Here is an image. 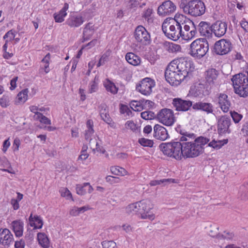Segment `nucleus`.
I'll list each match as a JSON object with an SVG mask.
<instances>
[{
  "instance_id": "1",
  "label": "nucleus",
  "mask_w": 248,
  "mask_h": 248,
  "mask_svg": "<svg viewBox=\"0 0 248 248\" xmlns=\"http://www.w3.org/2000/svg\"><path fill=\"white\" fill-rule=\"evenodd\" d=\"M194 68L193 62L188 58L181 57L174 60L166 69V80L171 85L178 86L182 81H187L190 79Z\"/></svg>"
},
{
  "instance_id": "2",
  "label": "nucleus",
  "mask_w": 248,
  "mask_h": 248,
  "mask_svg": "<svg viewBox=\"0 0 248 248\" xmlns=\"http://www.w3.org/2000/svg\"><path fill=\"white\" fill-rule=\"evenodd\" d=\"M182 140H185L183 143V156L184 157H195L199 155L203 152V146L209 141V139L200 136L194 139H187L182 137Z\"/></svg>"
},
{
  "instance_id": "3",
  "label": "nucleus",
  "mask_w": 248,
  "mask_h": 248,
  "mask_svg": "<svg viewBox=\"0 0 248 248\" xmlns=\"http://www.w3.org/2000/svg\"><path fill=\"white\" fill-rule=\"evenodd\" d=\"M153 208L154 204L151 200L147 199L128 205L126 208V211L128 214L140 215L142 219L153 220L155 218V215L150 211Z\"/></svg>"
},
{
  "instance_id": "4",
  "label": "nucleus",
  "mask_w": 248,
  "mask_h": 248,
  "mask_svg": "<svg viewBox=\"0 0 248 248\" xmlns=\"http://www.w3.org/2000/svg\"><path fill=\"white\" fill-rule=\"evenodd\" d=\"M174 22L177 26H180V29L182 30L183 27L185 31V36L183 37L184 40H190L194 37L197 33V29L194 22L186 16L181 14H176L174 18L171 19Z\"/></svg>"
},
{
  "instance_id": "5",
  "label": "nucleus",
  "mask_w": 248,
  "mask_h": 248,
  "mask_svg": "<svg viewBox=\"0 0 248 248\" xmlns=\"http://www.w3.org/2000/svg\"><path fill=\"white\" fill-rule=\"evenodd\" d=\"M183 143L178 139H175L171 142L161 143L159 148L165 155L180 160L183 156Z\"/></svg>"
},
{
  "instance_id": "6",
  "label": "nucleus",
  "mask_w": 248,
  "mask_h": 248,
  "mask_svg": "<svg viewBox=\"0 0 248 248\" xmlns=\"http://www.w3.org/2000/svg\"><path fill=\"white\" fill-rule=\"evenodd\" d=\"M179 7L186 14L195 17L203 15L206 9L204 2L201 0H181Z\"/></svg>"
},
{
  "instance_id": "7",
  "label": "nucleus",
  "mask_w": 248,
  "mask_h": 248,
  "mask_svg": "<svg viewBox=\"0 0 248 248\" xmlns=\"http://www.w3.org/2000/svg\"><path fill=\"white\" fill-rule=\"evenodd\" d=\"M189 53L193 57L201 59L209 50V44L205 38H199L194 41L190 45Z\"/></svg>"
},
{
  "instance_id": "8",
  "label": "nucleus",
  "mask_w": 248,
  "mask_h": 248,
  "mask_svg": "<svg viewBox=\"0 0 248 248\" xmlns=\"http://www.w3.org/2000/svg\"><path fill=\"white\" fill-rule=\"evenodd\" d=\"M167 22L164 21L162 26V29L165 35L169 38L173 40H178L180 37H185V32L180 29V26L172 22V24L169 23L167 26L165 25Z\"/></svg>"
},
{
  "instance_id": "9",
  "label": "nucleus",
  "mask_w": 248,
  "mask_h": 248,
  "mask_svg": "<svg viewBox=\"0 0 248 248\" xmlns=\"http://www.w3.org/2000/svg\"><path fill=\"white\" fill-rule=\"evenodd\" d=\"M156 117L159 122L166 126L172 125L175 121L173 110L167 108L161 109Z\"/></svg>"
},
{
  "instance_id": "10",
  "label": "nucleus",
  "mask_w": 248,
  "mask_h": 248,
  "mask_svg": "<svg viewBox=\"0 0 248 248\" xmlns=\"http://www.w3.org/2000/svg\"><path fill=\"white\" fill-rule=\"evenodd\" d=\"M155 85L153 79L149 78L142 79L136 85V90L144 95H150L152 92V88Z\"/></svg>"
},
{
  "instance_id": "11",
  "label": "nucleus",
  "mask_w": 248,
  "mask_h": 248,
  "mask_svg": "<svg viewBox=\"0 0 248 248\" xmlns=\"http://www.w3.org/2000/svg\"><path fill=\"white\" fill-rule=\"evenodd\" d=\"M232 48V44L228 39H222L217 41L214 46V51L217 55H223L228 54Z\"/></svg>"
},
{
  "instance_id": "12",
  "label": "nucleus",
  "mask_w": 248,
  "mask_h": 248,
  "mask_svg": "<svg viewBox=\"0 0 248 248\" xmlns=\"http://www.w3.org/2000/svg\"><path fill=\"white\" fill-rule=\"evenodd\" d=\"M231 124V120L229 116L224 115L220 117L217 120V132L219 135L231 133L230 126Z\"/></svg>"
},
{
  "instance_id": "13",
  "label": "nucleus",
  "mask_w": 248,
  "mask_h": 248,
  "mask_svg": "<svg viewBox=\"0 0 248 248\" xmlns=\"http://www.w3.org/2000/svg\"><path fill=\"white\" fill-rule=\"evenodd\" d=\"M134 36L139 42L146 44L150 42V35L146 29L142 26H138L135 29Z\"/></svg>"
},
{
  "instance_id": "14",
  "label": "nucleus",
  "mask_w": 248,
  "mask_h": 248,
  "mask_svg": "<svg viewBox=\"0 0 248 248\" xmlns=\"http://www.w3.org/2000/svg\"><path fill=\"white\" fill-rule=\"evenodd\" d=\"M176 8V6L171 1L166 0L158 7L157 13L160 16H166L174 13Z\"/></svg>"
},
{
  "instance_id": "15",
  "label": "nucleus",
  "mask_w": 248,
  "mask_h": 248,
  "mask_svg": "<svg viewBox=\"0 0 248 248\" xmlns=\"http://www.w3.org/2000/svg\"><path fill=\"white\" fill-rule=\"evenodd\" d=\"M172 104L177 111H186L189 110L193 104L191 101L175 98L173 99Z\"/></svg>"
},
{
  "instance_id": "16",
  "label": "nucleus",
  "mask_w": 248,
  "mask_h": 248,
  "mask_svg": "<svg viewBox=\"0 0 248 248\" xmlns=\"http://www.w3.org/2000/svg\"><path fill=\"white\" fill-rule=\"evenodd\" d=\"M193 109L196 111H201L207 114H214L215 108L214 105L209 102L199 101L193 104Z\"/></svg>"
},
{
  "instance_id": "17",
  "label": "nucleus",
  "mask_w": 248,
  "mask_h": 248,
  "mask_svg": "<svg viewBox=\"0 0 248 248\" xmlns=\"http://www.w3.org/2000/svg\"><path fill=\"white\" fill-rule=\"evenodd\" d=\"M212 33L217 37H221L226 32L227 23L220 20L217 21L211 25Z\"/></svg>"
},
{
  "instance_id": "18",
  "label": "nucleus",
  "mask_w": 248,
  "mask_h": 248,
  "mask_svg": "<svg viewBox=\"0 0 248 248\" xmlns=\"http://www.w3.org/2000/svg\"><path fill=\"white\" fill-rule=\"evenodd\" d=\"M153 136L156 139L162 141L166 140L170 137L168 130L158 124H155L154 127Z\"/></svg>"
},
{
  "instance_id": "19",
  "label": "nucleus",
  "mask_w": 248,
  "mask_h": 248,
  "mask_svg": "<svg viewBox=\"0 0 248 248\" xmlns=\"http://www.w3.org/2000/svg\"><path fill=\"white\" fill-rule=\"evenodd\" d=\"M84 22V18L82 16L73 14L69 15L65 24L71 28H76L80 26Z\"/></svg>"
},
{
  "instance_id": "20",
  "label": "nucleus",
  "mask_w": 248,
  "mask_h": 248,
  "mask_svg": "<svg viewBox=\"0 0 248 248\" xmlns=\"http://www.w3.org/2000/svg\"><path fill=\"white\" fill-rule=\"evenodd\" d=\"M97 28L92 22L85 25L82 33V42L89 40L94 34Z\"/></svg>"
},
{
  "instance_id": "21",
  "label": "nucleus",
  "mask_w": 248,
  "mask_h": 248,
  "mask_svg": "<svg viewBox=\"0 0 248 248\" xmlns=\"http://www.w3.org/2000/svg\"><path fill=\"white\" fill-rule=\"evenodd\" d=\"M219 72L214 68L208 69L205 73L206 84L211 86H214L216 83Z\"/></svg>"
},
{
  "instance_id": "22",
  "label": "nucleus",
  "mask_w": 248,
  "mask_h": 248,
  "mask_svg": "<svg viewBox=\"0 0 248 248\" xmlns=\"http://www.w3.org/2000/svg\"><path fill=\"white\" fill-rule=\"evenodd\" d=\"M189 93L194 97H202L208 94L205 85L203 84H198L193 87H191L189 90Z\"/></svg>"
},
{
  "instance_id": "23",
  "label": "nucleus",
  "mask_w": 248,
  "mask_h": 248,
  "mask_svg": "<svg viewBox=\"0 0 248 248\" xmlns=\"http://www.w3.org/2000/svg\"><path fill=\"white\" fill-rule=\"evenodd\" d=\"M13 235L8 229L0 230V244L4 246H9L13 241Z\"/></svg>"
},
{
  "instance_id": "24",
  "label": "nucleus",
  "mask_w": 248,
  "mask_h": 248,
  "mask_svg": "<svg viewBox=\"0 0 248 248\" xmlns=\"http://www.w3.org/2000/svg\"><path fill=\"white\" fill-rule=\"evenodd\" d=\"M247 80H248V76L243 73H239L232 77V81L234 89L240 88L241 86L246 83Z\"/></svg>"
},
{
  "instance_id": "25",
  "label": "nucleus",
  "mask_w": 248,
  "mask_h": 248,
  "mask_svg": "<svg viewBox=\"0 0 248 248\" xmlns=\"http://www.w3.org/2000/svg\"><path fill=\"white\" fill-rule=\"evenodd\" d=\"M99 114L102 120L108 124H111L112 119L108 113V108L105 103H102L98 106Z\"/></svg>"
},
{
  "instance_id": "26",
  "label": "nucleus",
  "mask_w": 248,
  "mask_h": 248,
  "mask_svg": "<svg viewBox=\"0 0 248 248\" xmlns=\"http://www.w3.org/2000/svg\"><path fill=\"white\" fill-rule=\"evenodd\" d=\"M211 25L210 23L205 21H201L198 26V31L202 36L210 37L212 34Z\"/></svg>"
},
{
  "instance_id": "27",
  "label": "nucleus",
  "mask_w": 248,
  "mask_h": 248,
  "mask_svg": "<svg viewBox=\"0 0 248 248\" xmlns=\"http://www.w3.org/2000/svg\"><path fill=\"white\" fill-rule=\"evenodd\" d=\"M218 99L219 106L221 110L224 112H227L229 110L231 105L227 95L224 93H220Z\"/></svg>"
},
{
  "instance_id": "28",
  "label": "nucleus",
  "mask_w": 248,
  "mask_h": 248,
  "mask_svg": "<svg viewBox=\"0 0 248 248\" xmlns=\"http://www.w3.org/2000/svg\"><path fill=\"white\" fill-rule=\"evenodd\" d=\"M68 4L65 3L62 8L58 13H55L53 14V17L56 22L62 23L64 20V17L67 15L66 11L68 9Z\"/></svg>"
},
{
  "instance_id": "29",
  "label": "nucleus",
  "mask_w": 248,
  "mask_h": 248,
  "mask_svg": "<svg viewBox=\"0 0 248 248\" xmlns=\"http://www.w3.org/2000/svg\"><path fill=\"white\" fill-rule=\"evenodd\" d=\"M13 230L16 237H20L23 235V222L21 220H15L12 222Z\"/></svg>"
},
{
  "instance_id": "30",
  "label": "nucleus",
  "mask_w": 248,
  "mask_h": 248,
  "mask_svg": "<svg viewBox=\"0 0 248 248\" xmlns=\"http://www.w3.org/2000/svg\"><path fill=\"white\" fill-rule=\"evenodd\" d=\"M29 219L30 225L33 227L34 229H41L42 228L43 221L40 216L36 215L32 217V214H31Z\"/></svg>"
},
{
  "instance_id": "31",
  "label": "nucleus",
  "mask_w": 248,
  "mask_h": 248,
  "mask_svg": "<svg viewBox=\"0 0 248 248\" xmlns=\"http://www.w3.org/2000/svg\"><path fill=\"white\" fill-rule=\"evenodd\" d=\"M176 131L181 135V136L179 137L177 139L178 140L184 142L185 140H182V137H185L187 139L188 138L194 139L196 137V135L193 133H189L184 129H183L181 125H178L175 128Z\"/></svg>"
},
{
  "instance_id": "32",
  "label": "nucleus",
  "mask_w": 248,
  "mask_h": 248,
  "mask_svg": "<svg viewBox=\"0 0 248 248\" xmlns=\"http://www.w3.org/2000/svg\"><path fill=\"white\" fill-rule=\"evenodd\" d=\"M125 59L129 64L134 66L139 65L141 62L140 58L132 52L127 53Z\"/></svg>"
},
{
  "instance_id": "33",
  "label": "nucleus",
  "mask_w": 248,
  "mask_h": 248,
  "mask_svg": "<svg viewBox=\"0 0 248 248\" xmlns=\"http://www.w3.org/2000/svg\"><path fill=\"white\" fill-rule=\"evenodd\" d=\"M93 190V188L89 183H85L83 185H77L76 187L77 193L80 195L85 194L87 191L91 193Z\"/></svg>"
},
{
  "instance_id": "34",
  "label": "nucleus",
  "mask_w": 248,
  "mask_h": 248,
  "mask_svg": "<svg viewBox=\"0 0 248 248\" xmlns=\"http://www.w3.org/2000/svg\"><path fill=\"white\" fill-rule=\"evenodd\" d=\"M103 84L106 90L111 93L115 94L118 93V87H117L113 82L108 78L106 79Z\"/></svg>"
},
{
  "instance_id": "35",
  "label": "nucleus",
  "mask_w": 248,
  "mask_h": 248,
  "mask_svg": "<svg viewBox=\"0 0 248 248\" xmlns=\"http://www.w3.org/2000/svg\"><path fill=\"white\" fill-rule=\"evenodd\" d=\"M37 239L39 244L43 248H48L49 246V241L45 233L39 232L37 234Z\"/></svg>"
},
{
  "instance_id": "36",
  "label": "nucleus",
  "mask_w": 248,
  "mask_h": 248,
  "mask_svg": "<svg viewBox=\"0 0 248 248\" xmlns=\"http://www.w3.org/2000/svg\"><path fill=\"white\" fill-rule=\"evenodd\" d=\"M165 49L169 53H175L181 51V47L179 45L166 42L164 44Z\"/></svg>"
},
{
  "instance_id": "37",
  "label": "nucleus",
  "mask_w": 248,
  "mask_h": 248,
  "mask_svg": "<svg viewBox=\"0 0 248 248\" xmlns=\"http://www.w3.org/2000/svg\"><path fill=\"white\" fill-rule=\"evenodd\" d=\"M28 89H25L20 92L17 95L16 103L23 104L28 99Z\"/></svg>"
},
{
  "instance_id": "38",
  "label": "nucleus",
  "mask_w": 248,
  "mask_h": 248,
  "mask_svg": "<svg viewBox=\"0 0 248 248\" xmlns=\"http://www.w3.org/2000/svg\"><path fill=\"white\" fill-rule=\"evenodd\" d=\"M235 93L238 94L240 96L246 97L248 96V80L246 83L242 85L241 88L234 89Z\"/></svg>"
},
{
  "instance_id": "39",
  "label": "nucleus",
  "mask_w": 248,
  "mask_h": 248,
  "mask_svg": "<svg viewBox=\"0 0 248 248\" xmlns=\"http://www.w3.org/2000/svg\"><path fill=\"white\" fill-rule=\"evenodd\" d=\"M111 173L116 175L125 176L127 174L128 172L124 168L119 166H112L110 168Z\"/></svg>"
},
{
  "instance_id": "40",
  "label": "nucleus",
  "mask_w": 248,
  "mask_h": 248,
  "mask_svg": "<svg viewBox=\"0 0 248 248\" xmlns=\"http://www.w3.org/2000/svg\"><path fill=\"white\" fill-rule=\"evenodd\" d=\"M228 140H223L216 141L215 140L208 143V146L212 147L214 149H220L224 144H227Z\"/></svg>"
},
{
  "instance_id": "41",
  "label": "nucleus",
  "mask_w": 248,
  "mask_h": 248,
  "mask_svg": "<svg viewBox=\"0 0 248 248\" xmlns=\"http://www.w3.org/2000/svg\"><path fill=\"white\" fill-rule=\"evenodd\" d=\"M99 82V77L95 76L93 81L90 83L89 87V93H92L96 92L98 90V84Z\"/></svg>"
},
{
  "instance_id": "42",
  "label": "nucleus",
  "mask_w": 248,
  "mask_h": 248,
  "mask_svg": "<svg viewBox=\"0 0 248 248\" xmlns=\"http://www.w3.org/2000/svg\"><path fill=\"white\" fill-rule=\"evenodd\" d=\"M130 108L135 111H140L143 109L141 100L139 101L132 100L130 103Z\"/></svg>"
},
{
  "instance_id": "43",
  "label": "nucleus",
  "mask_w": 248,
  "mask_h": 248,
  "mask_svg": "<svg viewBox=\"0 0 248 248\" xmlns=\"http://www.w3.org/2000/svg\"><path fill=\"white\" fill-rule=\"evenodd\" d=\"M234 237V234L233 232L225 231L223 233H220V235H218V240H232Z\"/></svg>"
},
{
  "instance_id": "44",
  "label": "nucleus",
  "mask_w": 248,
  "mask_h": 248,
  "mask_svg": "<svg viewBox=\"0 0 248 248\" xmlns=\"http://www.w3.org/2000/svg\"><path fill=\"white\" fill-rule=\"evenodd\" d=\"M35 120H39L41 123L46 124H50L51 121L48 118L43 115L42 113L40 112L36 113V117Z\"/></svg>"
},
{
  "instance_id": "45",
  "label": "nucleus",
  "mask_w": 248,
  "mask_h": 248,
  "mask_svg": "<svg viewBox=\"0 0 248 248\" xmlns=\"http://www.w3.org/2000/svg\"><path fill=\"white\" fill-rule=\"evenodd\" d=\"M138 142L143 147H152L154 145L153 140L144 138H141L138 140Z\"/></svg>"
},
{
  "instance_id": "46",
  "label": "nucleus",
  "mask_w": 248,
  "mask_h": 248,
  "mask_svg": "<svg viewBox=\"0 0 248 248\" xmlns=\"http://www.w3.org/2000/svg\"><path fill=\"white\" fill-rule=\"evenodd\" d=\"M10 96L4 94L0 99V105L2 108H6L10 105Z\"/></svg>"
},
{
  "instance_id": "47",
  "label": "nucleus",
  "mask_w": 248,
  "mask_h": 248,
  "mask_svg": "<svg viewBox=\"0 0 248 248\" xmlns=\"http://www.w3.org/2000/svg\"><path fill=\"white\" fill-rule=\"evenodd\" d=\"M141 117L146 120H152L156 117L155 113L151 111H145L140 113Z\"/></svg>"
},
{
  "instance_id": "48",
  "label": "nucleus",
  "mask_w": 248,
  "mask_h": 248,
  "mask_svg": "<svg viewBox=\"0 0 248 248\" xmlns=\"http://www.w3.org/2000/svg\"><path fill=\"white\" fill-rule=\"evenodd\" d=\"M239 198L241 200L246 201L248 200V191L246 189L245 187L242 186L238 193Z\"/></svg>"
},
{
  "instance_id": "49",
  "label": "nucleus",
  "mask_w": 248,
  "mask_h": 248,
  "mask_svg": "<svg viewBox=\"0 0 248 248\" xmlns=\"http://www.w3.org/2000/svg\"><path fill=\"white\" fill-rule=\"evenodd\" d=\"M120 112L122 114L126 113V115L129 116L132 115V112L129 107L122 104H120Z\"/></svg>"
},
{
  "instance_id": "50",
  "label": "nucleus",
  "mask_w": 248,
  "mask_h": 248,
  "mask_svg": "<svg viewBox=\"0 0 248 248\" xmlns=\"http://www.w3.org/2000/svg\"><path fill=\"white\" fill-rule=\"evenodd\" d=\"M103 248H117L116 243L112 241H104L101 243Z\"/></svg>"
},
{
  "instance_id": "51",
  "label": "nucleus",
  "mask_w": 248,
  "mask_h": 248,
  "mask_svg": "<svg viewBox=\"0 0 248 248\" xmlns=\"http://www.w3.org/2000/svg\"><path fill=\"white\" fill-rule=\"evenodd\" d=\"M143 109H150L152 108L155 103L152 101L145 100L144 99H140Z\"/></svg>"
},
{
  "instance_id": "52",
  "label": "nucleus",
  "mask_w": 248,
  "mask_h": 248,
  "mask_svg": "<svg viewBox=\"0 0 248 248\" xmlns=\"http://www.w3.org/2000/svg\"><path fill=\"white\" fill-rule=\"evenodd\" d=\"M231 116L235 123H238L243 118L242 114H239L234 111H231Z\"/></svg>"
},
{
  "instance_id": "53",
  "label": "nucleus",
  "mask_w": 248,
  "mask_h": 248,
  "mask_svg": "<svg viewBox=\"0 0 248 248\" xmlns=\"http://www.w3.org/2000/svg\"><path fill=\"white\" fill-rule=\"evenodd\" d=\"M174 179H163L160 180H152L150 182V185L151 186H155L158 185H160L164 182L174 181Z\"/></svg>"
},
{
  "instance_id": "54",
  "label": "nucleus",
  "mask_w": 248,
  "mask_h": 248,
  "mask_svg": "<svg viewBox=\"0 0 248 248\" xmlns=\"http://www.w3.org/2000/svg\"><path fill=\"white\" fill-rule=\"evenodd\" d=\"M125 125L126 128H129L134 132L138 129L137 125L132 121H127Z\"/></svg>"
},
{
  "instance_id": "55",
  "label": "nucleus",
  "mask_w": 248,
  "mask_h": 248,
  "mask_svg": "<svg viewBox=\"0 0 248 248\" xmlns=\"http://www.w3.org/2000/svg\"><path fill=\"white\" fill-rule=\"evenodd\" d=\"M218 227H214L213 229H211L209 231V235L218 240V235H220V233L218 232Z\"/></svg>"
},
{
  "instance_id": "56",
  "label": "nucleus",
  "mask_w": 248,
  "mask_h": 248,
  "mask_svg": "<svg viewBox=\"0 0 248 248\" xmlns=\"http://www.w3.org/2000/svg\"><path fill=\"white\" fill-rule=\"evenodd\" d=\"M93 129H87L85 130V139L87 141H89L90 143H91V140H92V139H91V137L92 135L93 134Z\"/></svg>"
},
{
  "instance_id": "57",
  "label": "nucleus",
  "mask_w": 248,
  "mask_h": 248,
  "mask_svg": "<svg viewBox=\"0 0 248 248\" xmlns=\"http://www.w3.org/2000/svg\"><path fill=\"white\" fill-rule=\"evenodd\" d=\"M87 147L86 146L83 147L82 150L81 152V154L79 156L78 159L82 160H85L88 157L89 155L86 152V149Z\"/></svg>"
},
{
  "instance_id": "58",
  "label": "nucleus",
  "mask_w": 248,
  "mask_h": 248,
  "mask_svg": "<svg viewBox=\"0 0 248 248\" xmlns=\"http://www.w3.org/2000/svg\"><path fill=\"white\" fill-rule=\"evenodd\" d=\"M108 56L104 54H103L99 59V61L97 64V66L100 67L101 65H103L105 64L106 62L108 61Z\"/></svg>"
},
{
  "instance_id": "59",
  "label": "nucleus",
  "mask_w": 248,
  "mask_h": 248,
  "mask_svg": "<svg viewBox=\"0 0 248 248\" xmlns=\"http://www.w3.org/2000/svg\"><path fill=\"white\" fill-rule=\"evenodd\" d=\"M106 180L107 182H109L111 184H114L119 182V178L111 176H107L106 177Z\"/></svg>"
},
{
  "instance_id": "60",
  "label": "nucleus",
  "mask_w": 248,
  "mask_h": 248,
  "mask_svg": "<svg viewBox=\"0 0 248 248\" xmlns=\"http://www.w3.org/2000/svg\"><path fill=\"white\" fill-rule=\"evenodd\" d=\"M15 32V31H13V30L8 31L4 35L3 39H5L6 38L9 37L10 38V40H13L16 36Z\"/></svg>"
},
{
  "instance_id": "61",
  "label": "nucleus",
  "mask_w": 248,
  "mask_h": 248,
  "mask_svg": "<svg viewBox=\"0 0 248 248\" xmlns=\"http://www.w3.org/2000/svg\"><path fill=\"white\" fill-rule=\"evenodd\" d=\"M241 131L244 136H248V121L243 124Z\"/></svg>"
},
{
  "instance_id": "62",
  "label": "nucleus",
  "mask_w": 248,
  "mask_h": 248,
  "mask_svg": "<svg viewBox=\"0 0 248 248\" xmlns=\"http://www.w3.org/2000/svg\"><path fill=\"white\" fill-rule=\"evenodd\" d=\"M152 12V9L148 8L144 12L142 15V17H144L145 19H147V20L149 21L151 19L150 17L151 16Z\"/></svg>"
},
{
  "instance_id": "63",
  "label": "nucleus",
  "mask_w": 248,
  "mask_h": 248,
  "mask_svg": "<svg viewBox=\"0 0 248 248\" xmlns=\"http://www.w3.org/2000/svg\"><path fill=\"white\" fill-rule=\"evenodd\" d=\"M241 27L243 29L245 32H248V22L243 18L240 22Z\"/></svg>"
},
{
  "instance_id": "64",
  "label": "nucleus",
  "mask_w": 248,
  "mask_h": 248,
  "mask_svg": "<svg viewBox=\"0 0 248 248\" xmlns=\"http://www.w3.org/2000/svg\"><path fill=\"white\" fill-rule=\"evenodd\" d=\"M25 246V241L21 239L20 241H16L15 243V248H24Z\"/></svg>"
}]
</instances>
